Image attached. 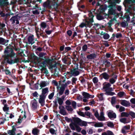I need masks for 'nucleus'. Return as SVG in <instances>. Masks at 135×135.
Instances as JSON below:
<instances>
[{
  "label": "nucleus",
  "instance_id": "55",
  "mask_svg": "<svg viewBox=\"0 0 135 135\" xmlns=\"http://www.w3.org/2000/svg\"><path fill=\"white\" fill-rule=\"evenodd\" d=\"M125 110V108L124 107L122 106H120L119 109V111L121 112L124 111Z\"/></svg>",
  "mask_w": 135,
  "mask_h": 135
},
{
  "label": "nucleus",
  "instance_id": "34",
  "mask_svg": "<svg viewBox=\"0 0 135 135\" xmlns=\"http://www.w3.org/2000/svg\"><path fill=\"white\" fill-rule=\"evenodd\" d=\"M110 37V36L109 34L107 33H105L104 34L103 36V38L105 40H107Z\"/></svg>",
  "mask_w": 135,
  "mask_h": 135
},
{
  "label": "nucleus",
  "instance_id": "8",
  "mask_svg": "<svg viewBox=\"0 0 135 135\" xmlns=\"http://www.w3.org/2000/svg\"><path fill=\"white\" fill-rule=\"evenodd\" d=\"M69 126L71 129L73 130H75V128H76V130L78 132H80L81 129V128L79 126L78 124L75 123V122H73L70 124Z\"/></svg>",
  "mask_w": 135,
  "mask_h": 135
},
{
  "label": "nucleus",
  "instance_id": "9",
  "mask_svg": "<svg viewBox=\"0 0 135 135\" xmlns=\"http://www.w3.org/2000/svg\"><path fill=\"white\" fill-rule=\"evenodd\" d=\"M117 75L115 73L113 72L111 74V77L109 79V81L110 84H113L116 81L117 78Z\"/></svg>",
  "mask_w": 135,
  "mask_h": 135
},
{
  "label": "nucleus",
  "instance_id": "64",
  "mask_svg": "<svg viewBox=\"0 0 135 135\" xmlns=\"http://www.w3.org/2000/svg\"><path fill=\"white\" fill-rule=\"evenodd\" d=\"M130 102L133 104H135V98H132L131 99Z\"/></svg>",
  "mask_w": 135,
  "mask_h": 135
},
{
  "label": "nucleus",
  "instance_id": "6",
  "mask_svg": "<svg viewBox=\"0 0 135 135\" xmlns=\"http://www.w3.org/2000/svg\"><path fill=\"white\" fill-rule=\"evenodd\" d=\"M106 84H103V89L104 90V91L105 92V94L107 95L113 96L115 94L114 92H110L109 91H107L109 88L111 86V84L109 83L105 82Z\"/></svg>",
  "mask_w": 135,
  "mask_h": 135
},
{
  "label": "nucleus",
  "instance_id": "2",
  "mask_svg": "<svg viewBox=\"0 0 135 135\" xmlns=\"http://www.w3.org/2000/svg\"><path fill=\"white\" fill-rule=\"evenodd\" d=\"M88 16L90 18H88L85 19V22H82L79 26L81 28L85 27L86 28L89 27L90 28L93 25V23L94 22L93 17L94 16L91 11H89Z\"/></svg>",
  "mask_w": 135,
  "mask_h": 135
},
{
  "label": "nucleus",
  "instance_id": "20",
  "mask_svg": "<svg viewBox=\"0 0 135 135\" xmlns=\"http://www.w3.org/2000/svg\"><path fill=\"white\" fill-rule=\"evenodd\" d=\"M9 41L8 40H5L2 38L0 37V45L2 44L7 46L8 44V43Z\"/></svg>",
  "mask_w": 135,
  "mask_h": 135
},
{
  "label": "nucleus",
  "instance_id": "37",
  "mask_svg": "<svg viewBox=\"0 0 135 135\" xmlns=\"http://www.w3.org/2000/svg\"><path fill=\"white\" fill-rule=\"evenodd\" d=\"M125 94V93L123 91H120L118 93L117 95L120 98H122L123 96Z\"/></svg>",
  "mask_w": 135,
  "mask_h": 135
},
{
  "label": "nucleus",
  "instance_id": "25",
  "mask_svg": "<svg viewBox=\"0 0 135 135\" xmlns=\"http://www.w3.org/2000/svg\"><path fill=\"white\" fill-rule=\"evenodd\" d=\"M82 95L83 96L84 98H86L87 99L91 97V95H90L89 93L85 92H83Z\"/></svg>",
  "mask_w": 135,
  "mask_h": 135
},
{
  "label": "nucleus",
  "instance_id": "51",
  "mask_svg": "<svg viewBox=\"0 0 135 135\" xmlns=\"http://www.w3.org/2000/svg\"><path fill=\"white\" fill-rule=\"evenodd\" d=\"M76 103L75 101H73L72 103V105L74 109H75L76 108Z\"/></svg>",
  "mask_w": 135,
  "mask_h": 135
},
{
  "label": "nucleus",
  "instance_id": "10",
  "mask_svg": "<svg viewBox=\"0 0 135 135\" xmlns=\"http://www.w3.org/2000/svg\"><path fill=\"white\" fill-rule=\"evenodd\" d=\"M111 74H109L107 72H105L101 74L100 76L101 77V79H103L107 81L111 77Z\"/></svg>",
  "mask_w": 135,
  "mask_h": 135
},
{
  "label": "nucleus",
  "instance_id": "30",
  "mask_svg": "<svg viewBox=\"0 0 135 135\" xmlns=\"http://www.w3.org/2000/svg\"><path fill=\"white\" fill-rule=\"evenodd\" d=\"M103 124L102 122H95L94 125L95 127H101L103 126Z\"/></svg>",
  "mask_w": 135,
  "mask_h": 135
},
{
  "label": "nucleus",
  "instance_id": "12",
  "mask_svg": "<svg viewBox=\"0 0 135 135\" xmlns=\"http://www.w3.org/2000/svg\"><path fill=\"white\" fill-rule=\"evenodd\" d=\"M107 113L108 116L110 119L116 118V115L115 113L113 112V111L109 110L107 112Z\"/></svg>",
  "mask_w": 135,
  "mask_h": 135
},
{
  "label": "nucleus",
  "instance_id": "43",
  "mask_svg": "<svg viewBox=\"0 0 135 135\" xmlns=\"http://www.w3.org/2000/svg\"><path fill=\"white\" fill-rule=\"evenodd\" d=\"M54 95V92L51 93L48 95V98L50 100L52 99Z\"/></svg>",
  "mask_w": 135,
  "mask_h": 135
},
{
  "label": "nucleus",
  "instance_id": "3",
  "mask_svg": "<svg viewBox=\"0 0 135 135\" xmlns=\"http://www.w3.org/2000/svg\"><path fill=\"white\" fill-rule=\"evenodd\" d=\"M49 92V88L46 87L42 89V93L39 95L38 102L42 107L45 105V99Z\"/></svg>",
  "mask_w": 135,
  "mask_h": 135
},
{
  "label": "nucleus",
  "instance_id": "24",
  "mask_svg": "<svg viewBox=\"0 0 135 135\" xmlns=\"http://www.w3.org/2000/svg\"><path fill=\"white\" fill-rule=\"evenodd\" d=\"M4 106L3 107V110L4 112H7L8 111L9 109V107H8V105L7 104L4 105ZM6 113L7 114H9L7 112Z\"/></svg>",
  "mask_w": 135,
  "mask_h": 135
},
{
  "label": "nucleus",
  "instance_id": "38",
  "mask_svg": "<svg viewBox=\"0 0 135 135\" xmlns=\"http://www.w3.org/2000/svg\"><path fill=\"white\" fill-rule=\"evenodd\" d=\"M6 4V2L4 0H0V6L2 7L5 6Z\"/></svg>",
  "mask_w": 135,
  "mask_h": 135
},
{
  "label": "nucleus",
  "instance_id": "5",
  "mask_svg": "<svg viewBox=\"0 0 135 135\" xmlns=\"http://www.w3.org/2000/svg\"><path fill=\"white\" fill-rule=\"evenodd\" d=\"M52 31V30H45V32H43V31H41L38 32H36V34L38 38H40V36L42 37L43 38H45L48 37L47 36L45 33V32L47 34L49 35L51 34Z\"/></svg>",
  "mask_w": 135,
  "mask_h": 135
},
{
  "label": "nucleus",
  "instance_id": "54",
  "mask_svg": "<svg viewBox=\"0 0 135 135\" xmlns=\"http://www.w3.org/2000/svg\"><path fill=\"white\" fill-rule=\"evenodd\" d=\"M85 113L86 115L87 116H88L89 118H90L91 117V113H90V112L88 111L85 112Z\"/></svg>",
  "mask_w": 135,
  "mask_h": 135
},
{
  "label": "nucleus",
  "instance_id": "48",
  "mask_svg": "<svg viewBox=\"0 0 135 135\" xmlns=\"http://www.w3.org/2000/svg\"><path fill=\"white\" fill-rule=\"evenodd\" d=\"M83 50L84 51H86L88 49V46L87 45L85 44L82 47Z\"/></svg>",
  "mask_w": 135,
  "mask_h": 135
},
{
  "label": "nucleus",
  "instance_id": "19",
  "mask_svg": "<svg viewBox=\"0 0 135 135\" xmlns=\"http://www.w3.org/2000/svg\"><path fill=\"white\" fill-rule=\"evenodd\" d=\"M120 103L122 105L126 107L130 106V103L129 102L124 100H121Z\"/></svg>",
  "mask_w": 135,
  "mask_h": 135
},
{
  "label": "nucleus",
  "instance_id": "62",
  "mask_svg": "<svg viewBox=\"0 0 135 135\" xmlns=\"http://www.w3.org/2000/svg\"><path fill=\"white\" fill-rule=\"evenodd\" d=\"M77 80V78H76L73 77L72 79V83H75Z\"/></svg>",
  "mask_w": 135,
  "mask_h": 135
},
{
  "label": "nucleus",
  "instance_id": "57",
  "mask_svg": "<svg viewBox=\"0 0 135 135\" xmlns=\"http://www.w3.org/2000/svg\"><path fill=\"white\" fill-rule=\"evenodd\" d=\"M67 33L69 36H70L72 35V32L71 30H69L67 31Z\"/></svg>",
  "mask_w": 135,
  "mask_h": 135
},
{
  "label": "nucleus",
  "instance_id": "36",
  "mask_svg": "<svg viewBox=\"0 0 135 135\" xmlns=\"http://www.w3.org/2000/svg\"><path fill=\"white\" fill-rule=\"evenodd\" d=\"M97 19L99 20H102L104 19L103 17L100 14H98L97 16Z\"/></svg>",
  "mask_w": 135,
  "mask_h": 135
},
{
  "label": "nucleus",
  "instance_id": "42",
  "mask_svg": "<svg viewBox=\"0 0 135 135\" xmlns=\"http://www.w3.org/2000/svg\"><path fill=\"white\" fill-rule=\"evenodd\" d=\"M129 115H130L133 118H135V113L132 111L129 112Z\"/></svg>",
  "mask_w": 135,
  "mask_h": 135
},
{
  "label": "nucleus",
  "instance_id": "35",
  "mask_svg": "<svg viewBox=\"0 0 135 135\" xmlns=\"http://www.w3.org/2000/svg\"><path fill=\"white\" fill-rule=\"evenodd\" d=\"M107 125L108 127L112 128H113L114 127V125L113 123L111 122H108Z\"/></svg>",
  "mask_w": 135,
  "mask_h": 135
},
{
  "label": "nucleus",
  "instance_id": "27",
  "mask_svg": "<svg viewBox=\"0 0 135 135\" xmlns=\"http://www.w3.org/2000/svg\"><path fill=\"white\" fill-rule=\"evenodd\" d=\"M103 64H105V67L107 68L109 67L110 65H111L110 62L107 60L104 61Z\"/></svg>",
  "mask_w": 135,
  "mask_h": 135
},
{
  "label": "nucleus",
  "instance_id": "1",
  "mask_svg": "<svg viewBox=\"0 0 135 135\" xmlns=\"http://www.w3.org/2000/svg\"><path fill=\"white\" fill-rule=\"evenodd\" d=\"M4 54L3 57L4 61L7 64L11 65L20 62V58L17 56L11 45L6 46L4 49Z\"/></svg>",
  "mask_w": 135,
  "mask_h": 135
},
{
  "label": "nucleus",
  "instance_id": "26",
  "mask_svg": "<svg viewBox=\"0 0 135 135\" xmlns=\"http://www.w3.org/2000/svg\"><path fill=\"white\" fill-rule=\"evenodd\" d=\"M108 14L109 15H115V10L113 9H109L108 11Z\"/></svg>",
  "mask_w": 135,
  "mask_h": 135
},
{
  "label": "nucleus",
  "instance_id": "40",
  "mask_svg": "<svg viewBox=\"0 0 135 135\" xmlns=\"http://www.w3.org/2000/svg\"><path fill=\"white\" fill-rule=\"evenodd\" d=\"M103 95L104 94L103 93H101L99 95L98 97L99 98L100 101H102L104 100V98L103 97Z\"/></svg>",
  "mask_w": 135,
  "mask_h": 135
},
{
  "label": "nucleus",
  "instance_id": "46",
  "mask_svg": "<svg viewBox=\"0 0 135 135\" xmlns=\"http://www.w3.org/2000/svg\"><path fill=\"white\" fill-rule=\"evenodd\" d=\"M78 114L80 115L83 117H85V115L84 113L81 111H77Z\"/></svg>",
  "mask_w": 135,
  "mask_h": 135
},
{
  "label": "nucleus",
  "instance_id": "50",
  "mask_svg": "<svg viewBox=\"0 0 135 135\" xmlns=\"http://www.w3.org/2000/svg\"><path fill=\"white\" fill-rule=\"evenodd\" d=\"M93 81L94 84L97 83L98 81V79L97 77H94L93 79Z\"/></svg>",
  "mask_w": 135,
  "mask_h": 135
},
{
  "label": "nucleus",
  "instance_id": "13",
  "mask_svg": "<svg viewBox=\"0 0 135 135\" xmlns=\"http://www.w3.org/2000/svg\"><path fill=\"white\" fill-rule=\"evenodd\" d=\"M35 38L33 35H29L27 38L28 43L29 44L32 45L35 42Z\"/></svg>",
  "mask_w": 135,
  "mask_h": 135
},
{
  "label": "nucleus",
  "instance_id": "18",
  "mask_svg": "<svg viewBox=\"0 0 135 135\" xmlns=\"http://www.w3.org/2000/svg\"><path fill=\"white\" fill-rule=\"evenodd\" d=\"M122 36V34L120 33H117L116 34L113 33L112 35V36L111 37L110 40H114L115 37L117 38H119Z\"/></svg>",
  "mask_w": 135,
  "mask_h": 135
},
{
  "label": "nucleus",
  "instance_id": "56",
  "mask_svg": "<svg viewBox=\"0 0 135 135\" xmlns=\"http://www.w3.org/2000/svg\"><path fill=\"white\" fill-rule=\"evenodd\" d=\"M38 94L36 91L32 93V95L35 97H38Z\"/></svg>",
  "mask_w": 135,
  "mask_h": 135
},
{
  "label": "nucleus",
  "instance_id": "21",
  "mask_svg": "<svg viewBox=\"0 0 135 135\" xmlns=\"http://www.w3.org/2000/svg\"><path fill=\"white\" fill-rule=\"evenodd\" d=\"M39 132L40 130L37 128H33L32 131V133L34 135H38Z\"/></svg>",
  "mask_w": 135,
  "mask_h": 135
},
{
  "label": "nucleus",
  "instance_id": "7",
  "mask_svg": "<svg viewBox=\"0 0 135 135\" xmlns=\"http://www.w3.org/2000/svg\"><path fill=\"white\" fill-rule=\"evenodd\" d=\"M73 122L77 123L79 126L81 127H86L87 125V122L82 120L78 117H73Z\"/></svg>",
  "mask_w": 135,
  "mask_h": 135
},
{
  "label": "nucleus",
  "instance_id": "47",
  "mask_svg": "<svg viewBox=\"0 0 135 135\" xmlns=\"http://www.w3.org/2000/svg\"><path fill=\"white\" fill-rule=\"evenodd\" d=\"M53 102L54 103V104L53 105V107L57 108L58 107V105L57 104V101L56 100H55Z\"/></svg>",
  "mask_w": 135,
  "mask_h": 135
},
{
  "label": "nucleus",
  "instance_id": "29",
  "mask_svg": "<svg viewBox=\"0 0 135 135\" xmlns=\"http://www.w3.org/2000/svg\"><path fill=\"white\" fill-rule=\"evenodd\" d=\"M60 89L59 90V95H61L63 94V93L65 90V89L63 87L61 86L60 87Z\"/></svg>",
  "mask_w": 135,
  "mask_h": 135
},
{
  "label": "nucleus",
  "instance_id": "15",
  "mask_svg": "<svg viewBox=\"0 0 135 135\" xmlns=\"http://www.w3.org/2000/svg\"><path fill=\"white\" fill-rule=\"evenodd\" d=\"M45 59L41 63V64L43 65V66H45V65H49L51 64L52 63V60L51 59H49L48 57L46 59V56H45Z\"/></svg>",
  "mask_w": 135,
  "mask_h": 135
},
{
  "label": "nucleus",
  "instance_id": "22",
  "mask_svg": "<svg viewBox=\"0 0 135 135\" xmlns=\"http://www.w3.org/2000/svg\"><path fill=\"white\" fill-rule=\"evenodd\" d=\"M96 57V55L94 53L90 54L87 56V58L89 59H94Z\"/></svg>",
  "mask_w": 135,
  "mask_h": 135
},
{
  "label": "nucleus",
  "instance_id": "14",
  "mask_svg": "<svg viewBox=\"0 0 135 135\" xmlns=\"http://www.w3.org/2000/svg\"><path fill=\"white\" fill-rule=\"evenodd\" d=\"M31 103L32 104L31 108L33 110H35L37 109V102L36 99H34L33 100H32Z\"/></svg>",
  "mask_w": 135,
  "mask_h": 135
},
{
  "label": "nucleus",
  "instance_id": "49",
  "mask_svg": "<svg viewBox=\"0 0 135 135\" xmlns=\"http://www.w3.org/2000/svg\"><path fill=\"white\" fill-rule=\"evenodd\" d=\"M115 102V98L114 97H113L111 99V103L112 104H114Z\"/></svg>",
  "mask_w": 135,
  "mask_h": 135
},
{
  "label": "nucleus",
  "instance_id": "17",
  "mask_svg": "<svg viewBox=\"0 0 135 135\" xmlns=\"http://www.w3.org/2000/svg\"><path fill=\"white\" fill-rule=\"evenodd\" d=\"M78 65L77 64V67L75 68H74L73 70H71V74L73 75L74 76H76L78 75L79 74V71L76 70L78 69Z\"/></svg>",
  "mask_w": 135,
  "mask_h": 135
},
{
  "label": "nucleus",
  "instance_id": "23",
  "mask_svg": "<svg viewBox=\"0 0 135 135\" xmlns=\"http://www.w3.org/2000/svg\"><path fill=\"white\" fill-rule=\"evenodd\" d=\"M47 83L45 81H41L40 82V84L39 85L40 86L41 88L39 89L40 90L42 88L44 87L47 85Z\"/></svg>",
  "mask_w": 135,
  "mask_h": 135
},
{
  "label": "nucleus",
  "instance_id": "44",
  "mask_svg": "<svg viewBox=\"0 0 135 135\" xmlns=\"http://www.w3.org/2000/svg\"><path fill=\"white\" fill-rule=\"evenodd\" d=\"M49 131L50 133L52 134H56V133H55V130L53 128H50L49 129Z\"/></svg>",
  "mask_w": 135,
  "mask_h": 135
},
{
  "label": "nucleus",
  "instance_id": "39",
  "mask_svg": "<svg viewBox=\"0 0 135 135\" xmlns=\"http://www.w3.org/2000/svg\"><path fill=\"white\" fill-rule=\"evenodd\" d=\"M120 122L126 124L127 123V119L126 118H122L120 119Z\"/></svg>",
  "mask_w": 135,
  "mask_h": 135
},
{
  "label": "nucleus",
  "instance_id": "58",
  "mask_svg": "<svg viewBox=\"0 0 135 135\" xmlns=\"http://www.w3.org/2000/svg\"><path fill=\"white\" fill-rule=\"evenodd\" d=\"M71 49V48L67 46L65 48V51L67 52L68 51H70Z\"/></svg>",
  "mask_w": 135,
  "mask_h": 135
},
{
  "label": "nucleus",
  "instance_id": "4",
  "mask_svg": "<svg viewBox=\"0 0 135 135\" xmlns=\"http://www.w3.org/2000/svg\"><path fill=\"white\" fill-rule=\"evenodd\" d=\"M58 1V0H47L44 3L43 5L44 7L50 9L51 8H56L59 6Z\"/></svg>",
  "mask_w": 135,
  "mask_h": 135
},
{
  "label": "nucleus",
  "instance_id": "16",
  "mask_svg": "<svg viewBox=\"0 0 135 135\" xmlns=\"http://www.w3.org/2000/svg\"><path fill=\"white\" fill-rule=\"evenodd\" d=\"M59 109H60L59 113L61 115H67L68 114L66 111L65 108L64 106H59Z\"/></svg>",
  "mask_w": 135,
  "mask_h": 135
},
{
  "label": "nucleus",
  "instance_id": "28",
  "mask_svg": "<svg viewBox=\"0 0 135 135\" xmlns=\"http://www.w3.org/2000/svg\"><path fill=\"white\" fill-rule=\"evenodd\" d=\"M69 58L67 57V56H65V57L62 58V61L63 63L64 64H66L68 63V62L69 61Z\"/></svg>",
  "mask_w": 135,
  "mask_h": 135
},
{
  "label": "nucleus",
  "instance_id": "61",
  "mask_svg": "<svg viewBox=\"0 0 135 135\" xmlns=\"http://www.w3.org/2000/svg\"><path fill=\"white\" fill-rule=\"evenodd\" d=\"M98 119L100 121H104L105 120V117H104V118H103L102 117H101V116L100 117H99L98 118Z\"/></svg>",
  "mask_w": 135,
  "mask_h": 135
},
{
  "label": "nucleus",
  "instance_id": "31",
  "mask_svg": "<svg viewBox=\"0 0 135 135\" xmlns=\"http://www.w3.org/2000/svg\"><path fill=\"white\" fill-rule=\"evenodd\" d=\"M74 117H72V119L71 118H69L67 117H65V120L68 122H71V123L72 122H73V118Z\"/></svg>",
  "mask_w": 135,
  "mask_h": 135
},
{
  "label": "nucleus",
  "instance_id": "53",
  "mask_svg": "<svg viewBox=\"0 0 135 135\" xmlns=\"http://www.w3.org/2000/svg\"><path fill=\"white\" fill-rule=\"evenodd\" d=\"M4 71L5 72V73L6 75H11V73L9 70L5 69L4 70Z\"/></svg>",
  "mask_w": 135,
  "mask_h": 135
},
{
  "label": "nucleus",
  "instance_id": "45",
  "mask_svg": "<svg viewBox=\"0 0 135 135\" xmlns=\"http://www.w3.org/2000/svg\"><path fill=\"white\" fill-rule=\"evenodd\" d=\"M113 20L112 19H111L108 22V23L106 24L107 26V25H108V27H111L112 26V23H113Z\"/></svg>",
  "mask_w": 135,
  "mask_h": 135
},
{
  "label": "nucleus",
  "instance_id": "41",
  "mask_svg": "<svg viewBox=\"0 0 135 135\" xmlns=\"http://www.w3.org/2000/svg\"><path fill=\"white\" fill-rule=\"evenodd\" d=\"M66 109L69 111L72 112L73 110V109L70 106L67 105L66 106Z\"/></svg>",
  "mask_w": 135,
  "mask_h": 135
},
{
  "label": "nucleus",
  "instance_id": "33",
  "mask_svg": "<svg viewBox=\"0 0 135 135\" xmlns=\"http://www.w3.org/2000/svg\"><path fill=\"white\" fill-rule=\"evenodd\" d=\"M129 116V113H128L127 112H122L121 114V117H128Z\"/></svg>",
  "mask_w": 135,
  "mask_h": 135
},
{
  "label": "nucleus",
  "instance_id": "60",
  "mask_svg": "<svg viewBox=\"0 0 135 135\" xmlns=\"http://www.w3.org/2000/svg\"><path fill=\"white\" fill-rule=\"evenodd\" d=\"M65 132L69 133L72 132L70 128L68 127H67L66 129L65 130Z\"/></svg>",
  "mask_w": 135,
  "mask_h": 135
},
{
  "label": "nucleus",
  "instance_id": "32",
  "mask_svg": "<svg viewBox=\"0 0 135 135\" xmlns=\"http://www.w3.org/2000/svg\"><path fill=\"white\" fill-rule=\"evenodd\" d=\"M57 98H58L57 101L59 105H60V106H61V105L62 104L64 100L60 98H59L58 97H57Z\"/></svg>",
  "mask_w": 135,
  "mask_h": 135
},
{
  "label": "nucleus",
  "instance_id": "59",
  "mask_svg": "<svg viewBox=\"0 0 135 135\" xmlns=\"http://www.w3.org/2000/svg\"><path fill=\"white\" fill-rule=\"evenodd\" d=\"M117 3V1H115V2L112 1L110 2V3L112 4L114 7H115L116 4V3Z\"/></svg>",
  "mask_w": 135,
  "mask_h": 135
},
{
  "label": "nucleus",
  "instance_id": "11",
  "mask_svg": "<svg viewBox=\"0 0 135 135\" xmlns=\"http://www.w3.org/2000/svg\"><path fill=\"white\" fill-rule=\"evenodd\" d=\"M19 17L18 15H16L12 17L10 19V20L11 21L12 23L14 25L16 23V24H18L19 23L18 20Z\"/></svg>",
  "mask_w": 135,
  "mask_h": 135
},
{
  "label": "nucleus",
  "instance_id": "52",
  "mask_svg": "<svg viewBox=\"0 0 135 135\" xmlns=\"http://www.w3.org/2000/svg\"><path fill=\"white\" fill-rule=\"evenodd\" d=\"M41 26L42 27L45 28L46 26V24L45 22H42L41 24Z\"/></svg>",
  "mask_w": 135,
  "mask_h": 135
},
{
  "label": "nucleus",
  "instance_id": "63",
  "mask_svg": "<svg viewBox=\"0 0 135 135\" xmlns=\"http://www.w3.org/2000/svg\"><path fill=\"white\" fill-rule=\"evenodd\" d=\"M94 115L95 117L97 118H98L99 117V114L97 111L95 112Z\"/></svg>",
  "mask_w": 135,
  "mask_h": 135
}]
</instances>
